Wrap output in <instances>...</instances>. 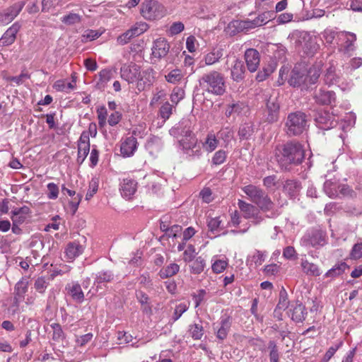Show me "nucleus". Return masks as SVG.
Here are the masks:
<instances>
[{"label": "nucleus", "mask_w": 362, "mask_h": 362, "mask_svg": "<svg viewBox=\"0 0 362 362\" xmlns=\"http://www.w3.org/2000/svg\"><path fill=\"white\" fill-rule=\"evenodd\" d=\"M301 266L303 272L308 275L317 276L320 274L318 267L313 263H310L307 260H303Z\"/></svg>", "instance_id": "41"}, {"label": "nucleus", "mask_w": 362, "mask_h": 362, "mask_svg": "<svg viewBox=\"0 0 362 362\" xmlns=\"http://www.w3.org/2000/svg\"><path fill=\"white\" fill-rule=\"evenodd\" d=\"M205 266V260L202 257H198L189 265L190 272L194 274H199L204 271Z\"/></svg>", "instance_id": "39"}, {"label": "nucleus", "mask_w": 362, "mask_h": 362, "mask_svg": "<svg viewBox=\"0 0 362 362\" xmlns=\"http://www.w3.org/2000/svg\"><path fill=\"white\" fill-rule=\"evenodd\" d=\"M289 301L288 300V295L284 288H282L279 293V300L276 305V310H286L288 308Z\"/></svg>", "instance_id": "44"}, {"label": "nucleus", "mask_w": 362, "mask_h": 362, "mask_svg": "<svg viewBox=\"0 0 362 362\" xmlns=\"http://www.w3.org/2000/svg\"><path fill=\"white\" fill-rule=\"evenodd\" d=\"M245 67L244 62L241 60H235L233 66L231 69V76L233 79L239 82L245 78Z\"/></svg>", "instance_id": "23"}, {"label": "nucleus", "mask_w": 362, "mask_h": 362, "mask_svg": "<svg viewBox=\"0 0 362 362\" xmlns=\"http://www.w3.org/2000/svg\"><path fill=\"white\" fill-rule=\"evenodd\" d=\"M253 132V125L250 123H245L240 126L238 134L240 139L247 140L252 135Z\"/></svg>", "instance_id": "37"}, {"label": "nucleus", "mask_w": 362, "mask_h": 362, "mask_svg": "<svg viewBox=\"0 0 362 362\" xmlns=\"http://www.w3.org/2000/svg\"><path fill=\"white\" fill-rule=\"evenodd\" d=\"M274 14V13L273 11L263 12L255 19V22L257 23V26L264 25L273 18Z\"/></svg>", "instance_id": "47"}, {"label": "nucleus", "mask_w": 362, "mask_h": 362, "mask_svg": "<svg viewBox=\"0 0 362 362\" xmlns=\"http://www.w3.org/2000/svg\"><path fill=\"white\" fill-rule=\"evenodd\" d=\"M66 289L68 290V293L71 295L74 300L77 303H81L83 301L84 294L80 284H75L72 286L69 285L66 287Z\"/></svg>", "instance_id": "28"}, {"label": "nucleus", "mask_w": 362, "mask_h": 362, "mask_svg": "<svg viewBox=\"0 0 362 362\" xmlns=\"http://www.w3.org/2000/svg\"><path fill=\"white\" fill-rule=\"evenodd\" d=\"M280 105L278 98L275 95H270L267 99L266 110L267 113L266 120L269 123L276 122L279 116Z\"/></svg>", "instance_id": "10"}, {"label": "nucleus", "mask_w": 362, "mask_h": 362, "mask_svg": "<svg viewBox=\"0 0 362 362\" xmlns=\"http://www.w3.org/2000/svg\"><path fill=\"white\" fill-rule=\"evenodd\" d=\"M322 66L320 64H314L306 70L308 85L315 84L318 81L321 74Z\"/></svg>", "instance_id": "26"}, {"label": "nucleus", "mask_w": 362, "mask_h": 362, "mask_svg": "<svg viewBox=\"0 0 362 362\" xmlns=\"http://www.w3.org/2000/svg\"><path fill=\"white\" fill-rule=\"evenodd\" d=\"M141 13L147 20H156L165 15V9L157 1H145L141 4Z\"/></svg>", "instance_id": "6"}, {"label": "nucleus", "mask_w": 362, "mask_h": 362, "mask_svg": "<svg viewBox=\"0 0 362 362\" xmlns=\"http://www.w3.org/2000/svg\"><path fill=\"white\" fill-rule=\"evenodd\" d=\"M228 266V262L225 260L217 259L211 266L213 272L219 274L223 272Z\"/></svg>", "instance_id": "54"}, {"label": "nucleus", "mask_w": 362, "mask_h": 362, "mask_svg": "<svg viewBox=\"0 0 362 362\" xmlns=\"http://www.w3.org/2000/svg\"><path fill=\"white\" fill-rule=\"evenodd\" d=\"M275 159L281 170L290 172L305 159V149L298 141L279 144L274 150Z\"/></svg>", "instance_id": "1"}, {"label": "nucleus", "mask_w": 362, "mask_h": 362, "mask_svg": "<svg viewBox=\"0 0 362 362\" xmlns=\"http://www.w3.org/2000/svg\"><path fill=\"white\" fill-rule=\"evenodd\" d=\"M238 205L240 211L244 214L245 218H250L257 215L258 209L254 205L240 199L238 200Z\"/></svg>", "instance_id": "25"}, {"label": "nucleus", "mask_w": 362, "mask_h": 362, "mask_svg": "<svg viewBox=\"0 0 362 362\" xmlns=\"http://www.w3.org/2000/svg\"><path fill=\"white\" fill-rule=\"evenodd\" d=\"M269 348L271 349L269 354L270 362H279V354L276 343L274 341H270Z\"/></svg>", "instance_id": "52"}, {"label": "nucleus", "mask_w": 362, "mask_h": 362, "mask_svg": "<svg viewBox=\"0 0 362 362\" xmlns=\"http://www.w3.org/2000/svg\"><path fill=\"white\" fill-rule=\"evenodd\" d=\"M339 76L336 74L335 68L330 66L327 70L323 76L324 83L326 85L332 86L337 84L339 81Z\"/></svg>", "instance_id": "29"}, {"label": "nucleus", "mask_w": 362, "mask_h": 362, "mask_svg": "<svg viewBox=\"0 0 362 362\" xmlns=\"http://www.w3.org/2000/svg\"><path fill=\"white\" fill-rule=\"evenodd\" d=\"M170 49V45L165 38H159L154 41L152 47V55L154 57L161 59L167 55Z\"/></svg>", "instance_id": "15"}, {"label": "nucleus", "mask_w": 362, "mask_h": 362, "mask_svg": "<svg viewBox=\"0 0 362 362\" xmlns=\"http://www.w3.org/2000/svg\"><path fill=\"white\" fill-rule=\"evenodd\" d=\"M192 337L194 339H200L204 334L203 327L198 324H194L190 327Z\"/></svg>", "instance_id": "55"}, {"label": "nucleus", "mask_w": 362, "mask_h": 362, "mask_svg": "<svg viewBox=\"0 0 362 362\" xmlns=\"http://www.w3.org/2000/svg\"><path fill=\"white\" fill-rule=\"evenodd\" d=\"M312 117L317 127L322 129H329L336 124L334 116L328 111L319 109L313 111Z\"/></svg>", "instance_id": "7"}, {"label": "nucleus", "mask_w": 362, "mask_h": 362, "mask_svg": "<svg viewBox=\"0 0 362 362\" xmlns=\"http://www.w3.org/2000/svg\"><path fill=\"white\" fill-rule=\"evenodd\" d=\"M48 194L47 197L51 199H57L59 194V187L54 183H49L47 185Z\"/></svg>", "instance_id": "61"}, {"label": "nucleus", "mask_w": 362, "mask_h": 362, "mask_svg": "<svg viewBox=\"0 0 362 362\" xmlns=\"http://www.w3.org/2000/svg\"><path fill=\"white\" fill-rule=\"evenodd\" d=\"M302 189L301 182L297 180H286L283 185L284 192L291 198H296Z\"/></svg>", "instance_id": "17"}, {"label": "nucleus", "mask_w": 362, "mask_h": 362, "mask_svg": "<svg viewBox=\"0 0 362 362\" xmlns=\"http://www.w3.org/2000/svg\"><path fill=\"white\" fill-rule=\"evenodd\" d=\"M47 284L45 277H39L35 282V288L40 293H43L47 287Z\"/></svg>", "instance_id": "62"}, {"label": "nucleus", "mask_w": 362, "mask_h": 362, "mask_svg": "<svg viewBox=\"0 0 362 362\" xmlns=\"http://www.w3.org/2000/svg\"><path fill=\"white\" fill-rule=\"evenodd\" d=\"M199 85L206 91L216 95H222L226 92L224 76L217 71L204 74L199 79Z\"/></svg>", "instance_id": "3"}, {"label": "nucleus", "mask_w": 362, "mask_h": 362, "mask_svg": "<svg viewBox=\"0 0 362 362\" xmlns=\"http://www.w3.org/2000/svg\"><path fill=\"white\" fill-rule=\"evenodd\" d=\"M25 6L24 1H19L0 13V23L8 24L16 17Z\"/></svg>", "instance_id": "13"}, {"label": "nucleus", "mask_w": 362, "mask_h": 362, "mask_svg": "<svg viewBox=\"0 0 362 362\" xmlns=\"http://www.w3.org/2000/svg\"><path fill=\"white\" fill-rule=\"evenodd\" d=\"M276 69V64L274 62H272L268 64L267 66L262 68V70H260L257 76L256 79L258 81H263L265 80L271 74L274 72Z\"/></svg>", "instance_id": "38"}, {"label": "nucleus", "mask_w": 362, "mask_h": 362, "mask_svg": "<svg viewBox=\"0 0 362 362\" xmlns=\"http://www.w3.org/2000/svg\"><path fill=\"white\" fill-rule=\"evenodd\" d=\"M223 56V49H214L211 52H209L204 57V62L206 65H212L216 62H218V60Z\"/></svg>", "instance_id": "36"}, {"label": "nucleus", "mask_w": 362, "mask_h": 362, "mask_svg": "<svg viewBox=\"0 0 362 362\" xmlns=\"http://www.w3.org/2000/svg\"><path fill=\"white\" fill-rule=\"evenodd\" d=\"M227 30L230 35H235L240 32H245L243 21L235 20L228 23Z\"/></svg>", "instance_id": "40"}, {"label": "nucleus", "mask_w": 362, "mask_h": 362, "mask_svg": "<svg viewBox=\"0 0 362 362\" xmlns=\"http://www.w3.org/2000/svg\"><path fill=\"white\" fill-rule=\"evenodd\" d=\"M30 213V209L27 206H23L21 208H16L12 211V221L17 223H23L27 216Z\"/></svg>", "instance_id": "24"}, {"label": "nucleus", "mask_w": 362, "mask_h": 362, "mask_svg": "<svg viewBox=\"0 0 362 362\" xmlns=\"http://www.w3.org/2000/svg\"><path fill=\"white\" fill-rule=\"evenodd\" d=\"M307 127V115L301 112L296 111L288 114L286 122V133L288 136H298L301 134Z\"/></svg>", "instance_id": "5"}, {"label": "nucleus", "mask_w": 362, "mask_h": 362, "mask_svg": "<svg viewBox=\"0 0 362 362\" xmlns=\"http://www.w3.org/2000/svg\"><path fill=\"white\" fill-rule=\"evenodd\" d=\"M245 59L247 69L250 72L255 71L259 65V54L258 51L253 48L247 49L245 52Z\"/></svg>", "instance_id": "14"}, {"label": "nucleus", "mask_w": 362, "mask_h": 362, "mask_svg": "<svg viewBox=\"0 0 362 362\" xmlns=\"http://www.w3.org/2000/svg\"><path fill=\"white\" fill-rule=\"evenodd\" d=\"M313 98L318 105H332L336 100V95L332 90L320 88L315 91Z\"/></svg>", "instance_id": "12"}, {"label": "nucleus", "mask_w": 362, "mask_h": 362, "mask_svg": "<svg viewBox=\"0 0 362 362\" xmlns=\"http://www.w3.org/2000/svg\"><path fill=\"white\" fill-rule=\"evenodd\" d=\"M137 140L134 136L127 137L121 145V153L124 156H130L137 148Z\"/></svg>", "instance_id": "22"}, {"label": "nucleus", "mask_w": 362, "mask_h": 362, "mask_svg": "<svg viewBox=\"0 0 362 362\" xmlns=\"http://www.w3.org/2000/svg\"><path fill=\"white\" fill-rule=\"evenodd\" d=\"M218 144V141L214 134H209L204 143V147L207 151L211 152L216 149Z\"/></svg>", "instance_id": "48"}, {"label": "nucleus", "mask_w": 362, "mask_h": 362, "mask_svg": "<svg viewBox=\"0 0 362 362\" xmlns=\"http://www.w3.org/2000/svg\"><path fill=\"white\" fill-rule=\"evenodd\" d=\"M27 283L24 281H19L16 284L14 293V303L18 305L19 302L24 298V294L27 291Z\"/></svg>", "instance_id": "32"}, {"label": "nucleus", "mask_w": 362, "mask_h": 362, "mask_svg": "<svg viewBox=\"0 0 362 362\" xmlns=\"http://www.w3.org/2000/svg\"><path fill=\"white\" fill-rule=\"evenodd\" d=\"M83 252L82 246L78 243H70L66 248V255L70 259H74Z\"/></svg>", "instance_id": "33"}, {"label": "nucleus", "mask_w": 362, "mask_h": 362, "mask_svg": "<svg viewBox=\"0 0 362 362\" xmlns=\"http://www.w3.org/2000/svg\"><path fill=\"white\" fill-rule=\"evenodd\" d=\"M182 78L181 71L180 69H174L165 76L166 80L169 83H175L180 81Z\"/></svg>", "instance_id": "51"}, {"label": "nucleus", "mask_w": 362, "mask_h": 362, "mask_svg": "<svg viewBox=\"0 0 362 362\" xmlns=\"http://www.w3.org/2000/svg\"><path fill=\"white\" fill-rule=\"evenodd\" d=\"M288 82L293 87L308 88L306 69L300 66H295L291 72Z\"/></svg>", "instance_id": "8"}, {"label": "nucleus", "mask_w": 362, "mask_h": 362, "mask_svg": "<svg viewBox=\"0 0 362 362\" xmlns=\"http://www.w3.org/2000/svg\"><path fill=\"white\" fill-rule=\"evenodd\" d=\"M230 327V320L229 317L223 319L221 322V327L218 328L216 337L220 339H224L228 335Z\"/></svg>", "instance_id": "42"}, {"label": "nucleus", "mask_w": 362, "mask_h": 362, "mask_svg": "<svg viewBox=\"0 0 362 362\" xmlns=\"http://www.w3.org/2000/svg\"><path fill=\"white\" fill-rule=\"evenodd\" d=\"M291 318L296 322H302L305 319L307 315L305 306L300 302L296 301L295 304L291 305Z\"/></svg>", "instance_id": "21"}, {"label": "nucleus", "mask_w": 362, "mask_h": 362, "mask_svg": "<svg viewBox=\"0 0 362 362\" xmlns=\"http://www.w3.org/2000/svg\"><path fill=\"white\" fill-rule=\"evenodd\" d=\"M351 259H358L362 257V243L355 244L350 253Z\"/></svg>", "instance_id": "58"}, {"label": "nucleus", "mask_w": 362, "mask_h": 362, "mask_svg": "<svg viewBox=\"0 0 362 362\" xmlns=\"http://www.w3.org/2000/svg\"><path fill=\"white\" fill-rule=\"evenodd\" d=\"M148 29V25L145 23L136 24L129 30L122 33L117 37V42L124 45L128 43L132 37L139 36L144 33Z\"/></svg>", "instance_id": "11"}, {"label": "nucleus", "mask_w": 362, "mask_h": 362, "mask_svg": "<svg viewBox=\"0 0 362 362\" xmlns=\"http://www.w3.org/2000/svg\"><path fill=\"white\" fill-rule=\"evenodd\" d=\"M19 29L20 25L18 23H14L10 27L0 39V45L8 46L11 45L15 41Z\"/></svg>", "instance_id": "20"}, {"label": "nucleus", "mask_w": 362, "mask_h": 362, "mask_svg": "<svg viewBox=\"0 0 362 362\" xmlns=\"http://www.w3.org/2000/svg\"><path fill=\"white\" fill-rule=\"evenodd\" d=\"M349 265L344 262L335 264L332 269H329L325 274L327 277H336L341 275L345 272L346 269H349Z\"/></svg>", "instance_id": "34"}, {"label": "nucleus", "mask_w": 362, "mask_h": 362, "mask_svg": "<svg viewBox=\"0 0 362 362\" xmlns=\"http://www.w3.org/2000/svg\"><path fill=\"white\" fill-rule=\"evenodd\" d=\"M137 182L131 178L123 180L121 185V194L126 199H131L136 191Z\"/></svg>", "instance_id": "19"}, {"label": "nucleus", "mask_w": 362, "mask_h": 362, "mask_svg": "<svg viewBox=\"0 0 362 362\" xmlns=\"http://www.w3.org/2000/svg\"><path fill=\"white\" fill-rule=\"evenodd\" d=\"M325 236L320 230L313 231L307 240L308 244L311 245L313 247L322 246L325 244Z\"/></svg>", "instance_id": "31"}, {"label": "nucleus", "mask_w": 362, "mask_h": 362, "mask_svg": "<svg viewBox=\"0 0 362 362\" xmlns=\"http://www.w3.org/2000/svg\"><path fill=\"white\" fill-rule=\"evenodd\" d=\"M221 223V221L219 220V218H211L207 223L209 231L213 234H214L215 232H218Z\"/></svg>", "instance_id": "60"}, {"label": "nucleus", "mask_w": 362, "mask_h": 362, "mask_svg": "<svg viewBox=\"0 0 362 362\" xmlns=\"http://www.w3.org/2000/svg\"><path fill=\"white\" fill-rule=\"evenodd\" d=\"M319 45L316 41V37L312 36L310 40L304 45L302 50L304 55L308 57H313L319 49Z\"/></svg>", "instance_id": "27"}, {"label": "nucleus", "mask_w": 362, "mask_h": 362, "mask_svg": "<svg viewBox=\"0 0 362 362\" xmlns=\"http://www.w3.org/2000/svg\"><path fill=\"white\" fill-rule=\"evenodd\" d=\"M173 105L168 102H165L160 108V116L164 119H167L172 115Z\"/></svg>", "instance_id": "50"}, {"label": "nucleus", "mask_w": 362, "mask_h": 362, "mask_svg": "<svg viewBox=\"0 0 362 362\" xmlns=\"http://www.w3.org/2000/svg\"><path fill=\"white\" fill-rule=\"evenodd\" d=\"M312 35L308 32L295 30L290 35L291 40L293 41V44L296 49H302L304 45L310 40Z\"/></svg>", "instance_id": "18"}, {"label": "nucleus", "mask_w": 362, "mask_h": 362, "mask_svg": "<svg viewBox=\"0 0 362 362\" xmlns=\"http://www.w3.org/2000/svg\"><path fill=\"white\" fill-rule=\"evenodd\" d=\"M197 139L194 136V134H191L189 136L182 137L179 140L180 146L182 147L185 153H188V151L192 150L196 147Z\"/></svg>", "instance_id": "30"}, {"label": "nucleus", "mask_w": 362, "mask_h": 362, "mask_svg": "<svg viewBox=\"0 0 362 362\" xmlns=\"http://www.w3.org/2000/svg\"><path fill=\"white\" fill-rule=\"evenodd\" d=\"M180 269V267L177 264L171 263L166 267L163 268L159 272V276L161 279H166L175 275Z\"/></svg>", "instance_id": "35"}, {"label": "nucleus", "mask_w": 362, "mask_h": 362, "mask_svg": "<svg viewBox=\"0 0 362 362\" xmlns=\"http://www.w3.org/2000/svg\"><path fill=\"white\" fill-rule=\"evenodd\" d=\"M341 345L342 341H340L338 344L335 345L334 346H331L324 355V357L321 362H328Z\"/></svg>", "instance_id": "59"}, {"label": "nucleus", "mask_w": 362, "mask_h": 362, "mask_svg": "<svg viewBox=\"0 0 362 362\" xmlns=\"http://www.w3.org/2000/svg\"><path fill=\"white\" fill-rule=\"evenodd\" d=\"M185 96V91L182 88L176 87L170 95L171 102L177 105Z\"/></svg>", "instance_id": "49"}, {"label": "nucleus", "mask_w": 362, "mask_h": 362, "mask_svg": "<svg viewBox=\"0 0 362 362\" xmlns=\"http://www.w3.org/2000/svg\"><path fill=\"white\" fill-rule=\"evenodd\" d=\"M338 190L341 194L350 198L356 197V193L347 185H339L338 186Z\"/></svg>", "instance_id": "53"}, {"label": "nucleus", "mask_w": 362, "mask_h": 362, "mask_svg": "<svg viewBox=\"0 0 362 362\" xmlns=\"http://www.w3.org/2000/svg\"><path fill=\"white\" fill-rule=\"evenodd\" d=\"M119 73L121 78L128 83L136 82V88L140 92L150 87L153 82L152 68H148L141 71V66L132 62L123 64Z\"/></svg>", "instance_id": "2"}, {"label": "nucleus", "mask_w": 362, "mask_h": 362, "mask_svg": "<svg viewBox=\"0 0 362 362\" xmlns=\"http://www.w3.org/2000/svg\"><path fill=\"white\" fill-rule=\"evenodd\" d=\"M50 327L52 330V340L53 342L52 344L54 347H57L59 351L63 352L62 349L68 345L66 334L59 323H52L50 325Z\"/></svg>", "instance_id": "9"}, {"label": "nucleus", "mask_w": 362, "mask_h": 362, "mask_svg": "<svg viewBox=\"0 0 362 362\" xmlns=\"http://www.w3.org/2000/svg\"><path fill=\"white\" fill-rule=\"evenodd\" d=\"M81 16L79 14L70 13L62 18V22L67 25H72L81 23Z\"/></svg>", "instance_id": "45"}, {"label": "nucleus", "mask_w": 362, "mask_h": 362, "mask_svg": "<svg viewBox=\"0 0 362 362\" xmlns=\"http://www.w3.org/2000/svg\"><path fill=\"white\" fill-rule=\"evenodd\" d=\"M114 279V274L110 271H104L98 272L96 275L95 282L100 284L103 282H110Z\"/></svg>", "instance_id": "46"}, {"label": "nucleus", "mask_w": 362, "mask_h": 362, "mask_svg": "<svg viewBox=\"0 0 362 362\" xmlns=\"http://www.w3.org/2000/svg\"><path fill=\"white\" fill-rule=\"evenodd\" d=\"M226 158V153L223 150L216 151L212 158V163L214 165L222 164Z\"/></svg>", "instance_id": "56"}, {"label": "nucleus", "mask_w": 362, "mask_h": 362, "mask_svg": "<svg viewBox=\"0 0 362 362\" xmlns=\"http://www.w3.org/2000/svg\"><path fill=\"white\" fill-rule=\"evenodd\" d=\"M88 148H90L89 133L86 131H83L78 141V148H80L81 151H83L84 153H86Z\"/></svg>", "instance_id": "43"}, {"label": "nucleus", "mask_w": 362, "mask_h": 362, "mask_svg": "<svg viewBox=\"0 0 362 362\" xmlns=\"http://www.w3.org/2000/svg\"><path fill=\"white\" fill-rule=\"evenodd\" d=\"M93 338V334L92 333H88L84 335L80 336L78 337L76 340V345L78 346H85L88 342L90 341Z\"/></svg>", "instance_id": "64"}, {"label": "nucleus", "mask_w": 362, "mask_h": 362, "mask_svg": "<svg viewBox=\"0 0 362 362\" xmlns=\"http://www.w3.org/2000/svg\"><path fill=\"white\" fill-rule=\"evenodd\" d=\"M243 191L262 211L267 212L274 209V202L262 189L255 185H249L244 187Z\"/></svg>", "instance_id": "4"}, {"label": "nucleus", "mask_w": 362, "mask_h": 362, "mask_svg": "<svg viewBox=\"0 0 362 362\" xmlns=\"http://www.w3.org/2000/svg\"><path fill=\"white\" fill-rule=\"evenodd\" d=\"M185 29V25L184 24L180 22V21H177V22H174L170 27V32L171 33V35H177L179 33H180L182 31H183Z\"/></svg>", "instance_id": "63"}, {"label": "nucleus", "mask_w": 362, "mask_h": 362, "mask_svg": "<svg viewBox=\"0 0 362 362\" xmlns=\"http://www.w3.org/2000/svg\"><path fill=\"white\" fill-rule=\"evenodd\" d=\"M189 124V120L183 119L170 130V134L175 137L189 136L193 134Z\"/></svg>", "instance_id": "16"}, {"label": "nucleus", "mask_w": 362, "mask_h": 362, "mask_svg": "<svg viewBox=\"0 0 362 362\" xmlns=\"http://www.w3.org/2000/svg\"><path fill=\"white\" fill-rule=\"evenodd\" d=\"M196 251L195 248L192 245H189L187 250L184 252L183 259L185 262H192L194 259Z\"/></svg>", "instance_id": "57"}]
</instances>
